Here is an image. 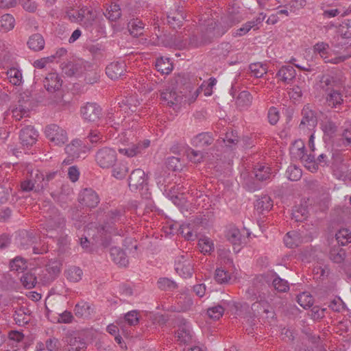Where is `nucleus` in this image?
<instances>
[{
    "mask_svg": "<svg viewBox=\"0 0 351 351\" xmlns=\"http://www.w3.org/2000/svg\"><path fill=\"white\" fill-rule=\"evenodd\" d=\"M320 88L324 93L325 106L330 109L341 110L347 98L343 83L333 76L323 75Z\"/></svg>",
    "mask_w": 351,
    "mask_h": 351,
    "instance_id": "nucleus-1",
    "label": "nucleus"
},
{
    "mask_svg": "<svg viewBox=\"0 0 351 351\" xmlns=\"http://www.w3.org/2000/svg\"><path fill=\"white\" fill-rule=\"evenodd\" d=\"M18 247L21 250L32 248L35 254H43L47 252L48 247L43 243L39 236L34 230H22L16 239Z\"/></svg>",
    "mask_w": 351,
    "mask_h": 351,
    "instance_id": "nucleus-2",
    "label": "nucleus"
},
{
    "mask_svg": "<svg viewBox=\"0 0 351 351\" xmlns=\"http://www.w3.org/2000/svg\"><path fill=\"white\" fill-rule=\"evenodd\" d=\"M44 86L49 93H51L50 97L53 104L64 106L62 91L61 90L62 81L56 73H50L47 75L44 81Z\"/></svg>",
    "mask_w": 351,
    "mask_h": 351,
    "instance_id": "nucleus-3",
    "label": "nucleus"
},
{
    "mask_svg": "<svg viewBox=\"0 0 351 351\" xmlns=\"http://www.w3.org/2000/svg\"><path fill=\"white\" fill-rule=\"evenodd\" d=\"M79 23L90 33L95 34V37L102 36L106 34L105 25L97 19L93 10L87 8H84V14Z\"/></svg>",
    "mask_w": 351,
    "mask_h": 351,
    "instance_id": "nucleus-4",
    "label": "nucleus"
},
{
    "mask_svg": "<svg viewBox=\"0 0 351 351\" xmlns=\"http://www.w3.org/2000/svg\"><path fill=\"white\" fill-rule=\"evenodd\" d=\"M64 150L68 156L63 163L69 165L75 159L84 158L88 148L82 141L74 139L65 147Z\"/></svg>",
    "mask_w": 351,
    "mask_h": 351,
    "instance_id": "nucleus-5",
    "label": "nucleus"
},
{
    "mask_svg": "<svg viewBox=\"0 0 351 351\" xmlns=\"http://www.w3.org/2000/svg\"><path fill=\"white\" fill-rule=\"evenodd\" d=\"M97 164L102 169H109L114 167L117 160L116 151L108 147L99 149L95 156Z\"/></svg>",
    "mask_w": 351,
    "mask_h": 351,
    "instance_id": "nucleus-6",
    "label": "nucleus"
},
{
    "mask_svg": "<svg viewBox=\"0 0 351 351\" xmlns=\"http://www.w3.org/2000/svg\"><path fill=\"white\" fill-rule=\"evenodd\" d=\"M126 221L125 208L123 206L112 209L106 215V221L103 226L102 230L105 232H112L114 230V225L125 223Z\"/></svg>",
    "mask_w": 351,
    "mask_h": 351,
    "instance_id": "nucleus-7",
    "label": "nucleus"
},
{
    "mask_svg": "<svg viewBox=\"0 0 351 351\" xmlns=\"http://www.w3.org/2000/svg\"><path fill=\"white\" fill-rule=\"evenodd\" d=\"M45 134L47 139L54 145L62 146L68 141L66 131L56 124L47 125Z\"/></svg>",
    "mask_w": 351,
    "mask_h": 351,
    "instance_id": "nucleus-8",
    "label": "nucleus"
},
{
    "mask_svg": "<svg viewBox=\"0 0 351 351\" xmlns=\"http://www.w3.org/2000/svg\"><path fill=\"white\" fill-rule=\"evenodd\" d=\"M175 270L182 278H191L193 273L191 255L186 252L178 256L175 261Z\"/></svg>",
    "mask_w": 351,
    "mask_h": 351,
    "instance_id": "nucleus-9",
    "label": "nucleus"
},
{
    "mask_svg": "<svg viewBox=\"0 0 351 351\" xmlns=\"http://www.w3.org/2000/svg\"><path fill=\"white\" fill-rule=\"evenodd\" d=\"M45 217L46 221L44 225L47 231L62 228L65 223L64 218L54 206L49 208Z\"/></svg>",
    "mask_w": 351,
    "mask_h": 351,
    "instance_id": "nucleus-10",
    "label": "nucleus"
},
{
    "mask_svg": "<svg viewBox=\"0 0 351 351\" xmlns=\"http://www.w3.org/2000/svg\"><path fill=\"white\" fill-rule=\"evenodd\" d=\"M302 117V118L299 125V128L301 130H305L306 128L311 130L317 125V119L316 113L309 104H306L303 107Z\"/></svg>",
    "mask_w": 351,
    "mask_h": 351,
    "instance_id": "nucleus-11",
    "label": "nucleus"
},
{
    "mask_svg": "<svg viewBox=\"0 0 351 351\" xmlns=\"http://www.w3.org/2000/svg\"><path fill=\"white\" fill-rule=\"evenodd\" d=\"M101 108L96 103L87 102L81 107L80 112L85 121L95 122L98 121L101 115Z\"/></svg>",
    "mask_w": 351,
    "mask_h": 351,
    "instance_id": "nucleus-12",
    "label": "nucleus"
},
{
    "mask_svg": "<svg viewBox=\"0 0 351 351\" xmlns=\"http://www.w3.org/2000/svg\"><path fill=\"white\" fill-rule=\"evenodd\" d=\"M147 185V176L145 171L136 169L132 171L129 177V187L132 191L143 189Z\"/></svg>",
    "mask_w": 351,
    "mask_h": 351,
    "instance_id": "nucleus-13",
    "label": "nucleus"
},
{
    "mask_svg": "<svg viewBox=\"0 0 351 351\" xmlns=\"http://www.w3.org/2000/svg\"><path fill=\"white\" fill-rule=\"evenodd\" d=\"M225 237L234 246V250L237 252V247L241 246L245 237L241 230L234 225L230 224L228 226L225 230Z\"/></svg>",
    "mask_w": 351,
    "mask_h": 351,
    "instance_id": "nucleus-14",
    "label": "nucleus"
},
{
    "mask_svg": "<svg viewBox=\"0 0 351 351\" xmlns=\"http://www.w3.org/2000/svg\"><path fill=\"white\" fill-rule=\"evenodd\" d=\"M162 43L165 47L179 50L186 49L189 45L188 38L182 36L181 33L165 37Z\"/></svg>",
    "mask_w": 351,
    "mask_h": 351,
    "instance_id": "nucleus-15",
    "label": "nucleus"
},
{
    "mask_svg": "<svg viewBox=\"0 0 351 351\" xmlns=\"http://www.w3.org/2000/svg\"><path fill=\"white\" fill-rule=\"evenodd\" d=\"M78 201L83 206L94 208L99 204V198L92 189H84L80 193Z\"/></svg>",
    "mask_w": 351,
    "mask_h": 351,
    "instance_id": "nucleus-16",
    "label": "nucleus"
},
{
    "mask_svg": "<svg viewBox=\"0 0 351 351\" xmlns=\"http://www.w3.org/2000/svg\"><path fill=\"white\" fill-rule=\"evenodd\" d=\"M160 100L162 104L175 108L182 100V97L170 87L167 88L160 93Z\"/></svg>",
    "mask_w": 351,
    "mask_h": 351,
    "instance_id": "nucleus-17",
    "label": "nucleus"
},
{
    "mask_svg": "<svg viewBox=\"0 0 351 351\" xmlns=\"http://www.w3.org/2000/svg\"><path fill=\"white\" fill-rule=\"evenodd\" d=\"M186 16L182 7L178 6L176 9L171 10L167 15V23L173 29L182 26Z\"/></svg>",
    "mask_w": 351,
    "mask_h": 351,
    "instance_id": "nucleus-18",
    "label": "nucleus"
},
{
    "mask_svg": "<svg viewBox=\"0 0 351 351\" xmlns=\"http://www.w3.org/2000/svg\"><path fill=\"white\" fill-rule=\"evenodd\" d=\"M126 65L124 62H113L106 68V73L112 80H117L125 75Z\"/></svg>",
    "mask_w": 351,
    "mask_h": 351,
    "instance_id": "nucleus-19",
    "label": "nucleus"
},
{
    "mask_svg": "<svg viewBox=\"0 0 351 351\" xmlns=\"http://www.w3.org/2000/svg\"><path fill=\"white\" fill-rule=\"evenodd\" d=\"M38 136L37 132L31 125L23 128L19 136L21 143L26 146L33 145L37 141Z\"/></svg>",
    "mask_w": 351,
    "mask_h": 351,
    "instance_id": "nucleus-20",
    "label": "nucleus"
},
{
    "mask_svg": "<svg viewBox=\"0 0 351 351\" xmlns=\"http://www.w3.org/2000/svg\"><path fill=\"white\" fill-rule=\"evenodd\" d=\"M216 30V21L213 19L208 20L201 35V45H207L213 41L218 36H213Z\"/></svg>",
    "mask_w": 351,
    "mask_h": 351,
    "instance_id": "nucleus-21",
    "label": "nucleus"
},
{
    "mask_svg": "<svg viewBox=\"0 0 351 351\" xmlns=\"http://www.w3.org/2000/svg\"><path fill=\"white\" fill-rule=\"evenodd\" d=\"M84 62L79 60V62H68L62 64V72L68 77L80 74L83 71Z\"/></svg>",
    "mask_w": 351,
    "mask_h": 351,
    "instance_id": "nucleus-22",
    "label": "nucleus"
},
{
    "mask_svg": "<svg viewBox=\"0 0 351 351\" xmlns=\"http://www.w3.org/2000/svg\"><path fill=\"white\" fill-rule=\"evenodd\" d=\"M112 260L121 267H125L128 264V258L125 252L118 247H112L110 250Z\"/></svg>",
    "mask_w": 351,
    "mask_h": 351,
    "instance_id": "nucleus-23",
    "label": "nucleus"
},
{
    "mask_svg": "<svg viewBox=\"0 0 351 351\" xmlns=\"http://www.w3.org/2000/svg\"><path fill=\"white\" fill-rule=\"evenodd\" d=\"M178 306L175 307V311L178 312H186L192 308L193 301L191 295L183 293L177 298Z\"/></svg>",
    "mask_w": 351,
    "mask_h": 351,
    "instance_id": "nucleus-24",
    "label": "nucleus"
},
{
    "mask_svg": "<svg viewBox=\"0 0 351 351\" xmlns=\"http://www.w3.org/2000/svg\"><path fill=\"white\" fill-rule=\"evenodd\" d=\"M61 263L57 261H51L46 265V270L49 276L45 277L46 282H51L56 279L61 271Z\"/></svg>",
    "mask_w": 351,
    "mask_h": 351,
    "instance_id": "nucleus-25",
    "label": "nucleus"
},
{
    "mask_svg": "<svg viewBox=\"0 0 351 351\" xmlns=\"http://www.w3.org/2000/svg\"><path fill=\"white\" fill-rule=\"evenodd\" d=\"M295 70L293 66L291 65L282 66L276 74V76L280 79V80L285 84H289L295 77Z\"/></svg>",
    "mask_w": 351,
    "mask_h": 351,
    "instance_id": "nucleus-26",
    "label": "nucleus"
},
{
    "mask_svg": "<svg viewBox=\"0 0 351 351\" xmlns=\"http://www.w3.org/2000/svg\"><path fill=\"white\" fill-rule=\"evenodd\" d=\"M284 242L287 247L293 248L301 244L303 242V239L299 232L293 230L286 234Z\"/></svg>",
    "mask_w": 351,
    "mask_h": 351,
    "instance_id": "nucleus-27",
    "label": "nucleus"
},
{
    "mask_svg": "<svg viewBox=\"0 0 351 351\" xmlns=\"http://www.w3.org/2000/svg\"><path fill=\"white\" fill-rule=\"evenodd\" d=\"M74 311L77 317L87 318L93 313V308L89 302L80 301L75 306Z\"/></svg>",
    "mask_w": 351,
    "mask_h": 351,
    "instance_id": "nucleus-28",
    "label": "nucleus"
},
{
    "mask_svg": "<svg viewBox=\"0 0 351 351\" xmlns=\"http://www.w3.org/2000/svg\"><path fill=\"white\" fill-rule=\"evenodd\" d=\"M67 351H86V343L83 338L69 337L67 340Z\"/></svg>",
    "mask_w": 351,
    "mask_h": 351,
    "instance_id": "nucleus-29",
    "label": "nucleus"
},
{
    "mask_svg": "<svg viewBox=\"0 0 351 351\" xmlns=\"http://www.w3.org/2000/svg\"><path fill=\"white\" fill-rule=\"evenodd\" d=\"M213 142V138L208 132H202L192 139V145L196 147L204 148Z\"/></svg>",
    "mask_w": 351,
    "mask_h": 351,
    "instance_id": "nucleus-30",
    "label": "nucleus"
},
{
    "mask_svg": "<svg viewBox=\"0 0 351 351\" xmlns=\"http://www.w3.org/2000/svg\"><path fill=\"white\" fill-rule=\"evenodd\" d=\"M176 337L180 343L188 344L192 341L193 332L188 326L184 324L179 327Z\"/></svg>",
    "mask_w": 351,
    "mask_h": 351,
    "instance_id": "nucleus-31",
    "label": "nucleus"
},
{
    "mask_svg": "<svg viewBox=\"0 0 351 351\" xmlns=\"http://www.w3.org/2000/svg\"><path fill=\"white\" fill-rule=\"evenodd\" d=\"M45 40L40 34H34L32 35L27 41L29 48L33 51H38L44 49Z\"/></svg>",
    "mask_w": 351,
    "mask_h": 351,
    "instance_id": "nucleus-32",
    "label": "nucleus"
},
{
    "mask_svg": "<svg viewBox=\"0 0 351 351\" xmlns=\"http://www.w3.org/2000/svg\"><path fill=\"white\" fill-rule=\"evenodd\" d=\"M139 104L135 96L125 97L121 102L119 103V107L121 108V110H124L125 112H135Z\"/></svg>",
    "mask_w": 351,
    "mask_h": 351,
    "instance_id": "nucleus-33",
    "label": "nucleus"
},
{
    "mask_svg": "<svg viewBox=\"0 0 351 351\" xmlns=\"http://www.w3.org/2000/svg\"><path fill=\"white\" fill-rule=\"evenodd\" d=\"M271 171V168L268 166L258 165L254 169V174L258 180L265 181L271 178L272 173Z\"/></svg>",
    "mask_w": 351,
    "mask_h": 351,
    "instance_id": "nucleus-34",
    "label": "nucleus"
},
{
    "mask_svg": "<svg viewBox=\"0 0 351 351\" xmlns=\"http://www.w3.org/2000/svg\"><path fill=\"white\" fill-rule=\"evenodd\" d=\"M254 206L260 213L268 212L273 207V201L269 196L264 195L256 200Z\"/></svg>",
    "mask_w": 351,
    "mask_h": 351,
    "instance_id": "nucleus-35",
    "label": "nucleus"
},
{
    "mask_svg": "<svg viewBox=\"0 0 351 351\" xmlns=\"http://www.w3.org/2000/svg\"><path fill=\"white\" fill-rule=\"evenodd\" d=\"M128 28L131 35L138 37L143 34L144 23L138 19H132L128 23Z\"/></svg>",
    "mask_w": 351,
    "mask_h": 351,
    "instance_id": "nucleus-36",
    "label": "nucleus"
},
{
    "mask_svg": "<svg viewBox=\"0 0 351 351\" xmlns=\"http://www.w3.org/2000/svg\"><path fill=\"white\" fill-rule=\"evenodd\" d=\"M252 100V95L246 90L241 91L236 99V104L240 109H244L248 108Z\"/></svg>",
    "mask_w": 351,
    "mask_h": 351,
    "instance_id": "nucleus-37",
    "label": "nucleus"
},
{
    "mask_svg": "<svg viewBox=\"0 0 351 351\" xmlns=\"http://www.w3.org/2000/svg\"><path fill=\"white\" fill-rule=\"evenodd\" d=\"M308 210L306 206L298 205L293 207L291 218L295 221H302L308 217Z\"/></svg>",
    "mask_w": 351,
    "mask_h": 351,
    "instance_id": "nucleus-38",
    "label": "nucleus"
},
{
    "mask_svg": "<svg viewBox=\"0 0 351 351\" xmlns=\"http://www.w3.org/2000/svg\"><path fill=\"white\" fill-rule=\"evenodd\" d=\"M15 25V19L12 15L5 14L0 17V28L4 32L12 30Z\"/></svg>",
    "mask_w": 351,
    "mask_h": 351,
    "instance_id": "nucleus-39",
    "label": "nucleus"
},
{
    "mask_svg": "<svg viewBox=\"0 0 351 351\" xmlns=\"http://www.w3.org/2000/svg\"><path fill=\"white\" fill-rule=\"evenodd\" d=\"M295 145L297 146L298 149V156L303 160H305L306 162H308L309 163L313 162V166H315V154H305V147L302 141H295Z\"/></svg>",
    "mask_w": 351,
    "mask_h": 351,
    "instance_id": "nucleus-40",
    "label": "nucleus"
},
{
    "mask_svg": "<svg viewBox=\"0 0 351 351\" xmlns=\"http://www.w3.org/2000/svg\"><path fill=\"white\" fill-rule=\"evenodd\" d=\"M123 322L130 326L137 325L139 322L138 311L134 310L129 311L125 315L123 319L119 318L116 323L120 326Z\"/></svg>",
    "mask_w": 351,
    "mask_h": 351,
    "instance_id": "nucleus-41",
    "label": "nucleus"
},
{
    "mask_svg": "<svg viewBox=\"0 0 351 351\" xmlns=\"http://www.w3.org/2000/svg\"><path fill=\"white\" fill-rule=\"evenodd\" d=\"M82 270L75 266L71 267L65 271L66 279L73 282H79L82 278Z\"/></svg>",
    "mask_w": 351,
    "mask_h": 351,
    "instance_id": "nucleus-42",
    "label": "nucleus"
},
{
    "mask_svg": "<svg viewBox=\"0 0 351 351\" xmlns=\"http://www.w3.org/2000/svg\"><path fill=\"white\" fill-rule=\"evenodd\" d=\"M31 179L33 180V183L36 186V192H38L46 188L45 181V174L38 170H36L35 172L31 173Z\"/></svg>",
    "mask_w": 351,
    "mask_h": 351,
    "instance_id": "nucleus-43",
    "label": "nucleus"
},
{
    "mask_svg": "<svg viewBox=\"0 0 351 351\" xmlns=\"http://www.w3.org/2000/svg\"><path fill=\"white\" fill-rule=\"evenodd\" d=\"M350 165L347 162L342 161L339 165H333L334 175L338 179H344L349 171Z\"/></svg>",
    "mask_w": 351,
    "mask_h": 351,
    "instance_id": "nucleus-44",
    "label": "nucleus"
},
{
    "mask_svg": "<svg viewBox=\"0 0 351 351\" xmlns=\"http://www.w3.org/2000/svg\"><path fill=\"white\" fill-rule=\"evenodd\" d=\"M156 68L162 74H169L173 69V65L169 58H158L156 62Z\"/></svg>",
    "mask_w": 351,
    "mask_h": 351,
    "instance_id": "nucleus-45",
    "label": "nucleus"
},
{
    "mask_svg": "<svg viewBox=\"0 0 351 351\" xmlns=\"http://www.w3.org/2000/svg\"><path fill=\"white\" fill-rule=\"evenodd\" d=\"M329 257L334 263H341L345 259L346 251L339 246L333 247L330 251Z\"/></svg>",
    "mask_w": 351,
    "mask_h": 351,
    "instance_id": "nucleus-46",
    "label": "nucleus"
},
{
    "mask_svg": "<svg viewBox=\"0 0 351 351\" xmlns=\"http://www.w3.org/2000/svg\"><path fill=\"white\" fill-rule=\"evenodd\" d=\"M10 267L12 271L23 272L27 267L26 261L21 256H16L10 262Z\"/></svg>",
    "mask_w": 351,
    "mask_h": 351,
    "instance_id": "nucleus-47",
    "label": "nucleus"
},
{
    "mask_svg": "<svg viewBox=\"0 0 351 351\" xmlns=\"http://www.w3.org/2000/svg\"><path fill=\"white\" fill-rule=\"evenodd\" d=\"M7 75L12 84L19 86L22 83V73L19 69L14 67L10 68L7 71Z\"/></svg>",
    "mask_w": 351,
    "mask_h": 351,
    "instance_id": "nucleus-48",
    "label": "nucleus"
},
{
    "mask_svg": "<svg viewBox=\"0 0 351 351\" xmlns=\"http://www.w3.org/2000/svg\"><path fill=\"white\" fill-rule=\"evenodd\" d=\"M337 243L341 245H346L351 242V232L348 229L339 230L335 234Z\"/></svg>",
    "mask_w": 351,
    "mask_h": 351,
    "instance_id": "nucleus-49",
    "label": "nucleus"
},
{
    "mask_svg": "<svg viewBox=\"0 0 351 351\" xmlns=\"http://www.w3.org/2000/svg\"><path fill=\"white\" fill-rule=\"evenodd\" d=\"M198 246L200 251L204 254L210 253L214 251V243L213 241L206 237H203L199 239Z\"/></svg>",
    "mask_w": 351,
    "mask_h": 351,
    "instance_id": "nucleus-50",
    "label": "nucleus"
},
{
    "mask_svg": "<svg viewBox=\"0 0 351 351\" xmlns=\"http://www.w3.org/2000/svg\"><path fill=\"white\" fill-rule=\"evenodd\" d=\"M157 284L158 288L163 291H173L178 287L177 283L168 278H159Z\"/></svg>",
    "mask_w": 351,
    "mask_h": 351,
    "instance_id": "nucleus-51",
    "label": "nucleus"
},
{
    "mask_svg": "<svg viewBox=\"0 0 351 351\" xmlns=\"http://www.w3.org/2000/svg\"><path fill=\"white\" fill-rule=\"evenodd\" d=\"M128 167L126 162H120L119 164L114 167L112 169V176L117 179L124 178L128 172Z\"/></svg>",
    "mask_w": 351,
    "mask_h": 351,
    "instance_id": "nucleus-52",
    "label": "nucleus"
},
{
    "mask_svg": "<svg viewBox=\"0 0 351 351\" xmlns=\"http://www.w3.org/2000/svg\"><path fill=\"white\" fill-rule=\"evenodd\" d=\"M272 285L274 289L278 292L285 293L289 290V282L278 276L274 278Z\"/></svg>",
    "mask_w": 351,
    "mask_h": 351,
    "instance_id": "nucleus-53",
    "label": "nucleus"
},
{
    "mask_svg": "<svg viewBox=\"0 0 351 351\" xmlns=\"http://www.w3.org/2000/svg\"><path fill=\"white\" fill-rule=\"evenodd\" d=\"M250 69L253 75L257 78L263 77L267 72L266 65L259 62L251 64Z\"/></svg>",
    "mask_w": 351,
    "mask_h": 351,
    "instance_id": "nucleus-54",
    "label": "nucleus"
},
{
    "mask_svg": "<svg viewBox=\"0 0 351 351\" xmlns=\"http://www.w3.org/2000/svg\"><path fill=\"white\" fill-rule=\"evenodd\" d=\"M297 301L304 308H310L313 304L312 296L308 293L303 292L298 295Z\"/></svg>",
    "mask_w": 351,
    "mask_h": 351,
    "instance_id": "nucleus-55",
    "label": "nucleus"
},
{
    "mask_svg": "<svg viewBox=\"0 0 351 351\" xmlns=\"http://www.w3.org/2000/svg\"><path fill=\"white\" fill-rule=\"evenodd\" d=\"M107 11L108 13L106 14L105 16L112 21H117L121 16V8L119 5L116 3L112 4Z\"/></svg>",
    "mask_w": 351,
    "mask_h": 351,
    "instance_id": "nucleus-56",
    "label": "nucleus"
},
{
    "mask_svg": "<svg viewBox=\"0 0 351 351\" xmlns=\"http://www.w3.org/2000/svg\"><path fill=\"white\" fill-rule=\"evenodd\" d=\"M118 151L120 154L127 156L128 157H133L141 154V146L136 144H132L128 147L119 148Z\"/></svg>",
    "mask_w": 351,
    "mask_h": 351,
    "instance_id": "nucleus-57",
    "label": "nucleus"
},
{
    "mask_svg": "<svg viewBox=\"0 0 351 351\" xmlns=\"http://www.w3.org/2000/svg\"><path fill=\"white\" fill-rule=\"evenodd\" d=\"M21 280L23 286L27 289L34 288L37 282L36 277L31 273L24 274L21 276Z\"/></svg>",
    "mask_w": 351,
    "mask_h": 351,
    "instance_id": "nucleus-58",
    "label": "nucleus"
},
{
    "mask_svg": "<svg viewBox=\"0 0 351 351\" xmlns=\"http://www.w3.org/2000/svg\"><path fill=\"white\" fill-rule=\"evenodd\" d=\"M224 313V307L221 305H217L210 307L207 310L208 317L214 320L219 319Z\"/></svg>",
    "mask_w": 351,
    "mask_h": 351,
    "instance_id": "nucleus-59",
    "label": "nucleus"
},
{
    "mask_svg": "<svg viewBox=\"0 0 351 351\" xmlns=\"http://www.w3.org/2000/svg\"><path fill=\"white\" fill-rule=\"evenodd\" d=\"M45 346L47 351H62L59 339L54 337H49L45 341Z\"/></svg>",
    "mask_w": 351,
    "mask_h": 351,
    "instance_id": "nucleus-60",
    "label": "nucleus"
},
{
    "mask_svg": "<svg viewBox=\"0 0 351 351\" xmlns=\"http://www.w3.org/2000/svg\"><path fill=\"white\" fill-rule=\"evenodd\" d=\"M287 175L289 180L297 181L302 177V170L295 165H291L287 170Z\"/></svg>",
    "mask_w": 351,
    "mask_h": 351,
    "instance_id": "nucleus-61",
    "label": "nucleus"
},
{
    "mask_svg": "<svg viewBox=\"0 0 351 351\" xmlns=\"http://www.w3.org/2000/svg\"><path fill=\"white\" fill-rule=\"evenodd\" d=\"M187 157L190 161L194 163H199L202 161L204 154L201 151L190 149L187 151Z\"/></svg>",
    "mask_w": 351,
    "mask_h": 351,
    "instance_id": "nucleus-62",
    "label": "nucleus"
},
{
    "mask_svg": "<svg viewBox=\"0 0 351 351\" xmlns=\"http://www.w3.org/2000/svg\"><path fill=\"white\" fill-rule=\"evenodd\" d=\"M322 128L327 135H332L337 132V126L335 122L328 119L322 122Z\"/></svg>",
    "mask_w": 351,
    "mask_h": 351,
    "instance_id": "nucleus-63",
    "label": "nucleus"
},
{
    "mask_svg": "<svg viewBox=\"0 0 351 351\" xmlns=\"http://www.w3.org/2000/svg\"><path fill=\"white\" fill-rule=\"evenodd\" d=\"M340 32L343 38H351V19H348L343 22L340 27Z\"/></svg>",
    "mask_w": 351,
    "mask_h": 351,
    "instance_id": "nucleus-64",
    "label": "nucleus"
}]
</instances>
